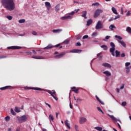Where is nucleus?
I'll return each instance as SVG.
<instances>
[{"instance_id":"1","label":"nucleus","mask_w":131,"mask_h":131,"mask_svg":"<svg viewBox=\"0 0 131 131\" xmlns=\"http://www.w3.org/2000/svg\"><path fill=\"white\" fill-rule=\"evenodd\" d=\"M2 3L4 8L9 11H13L15 9L14 0H2Z\"/></svg>"},{"instance_id":"2","label":"nucleus","mask_w":131,"mask_h":131,"mask_svg":"<svg viewBox=\"0 0 131 131\" xmlns=\"http://www.w3.org/2000/svg\"><path fill=\"white\" fill-rule=\"evenodd\" d=\"M17 120L18 123H21L24 122H26V120H27V117H26V116L24 115L21 117H17Z\"/></svg>"},{"instance_id":"3","label":"nucleus","mask_w":131,"mask_h":131,"mask_svg":"<svg viewBox=\"0 0 131 131\" xmlns=\"http://www.w3.org/2000/svg\"><path fill=\"white\" fill-rule=\"evenodd\" d=\"M110 45L112 47V48L110 49V51L112 53V55L113 56H115V54L114 51L115 50V45L113 42H111Z\"/></svg>"},{"instance_id":"4","label":"nucleus","mask_w":131,"mask_h":131,"mask_svg":"<svg viewBox=\"0 0 131 131\" xmlns=\"http://www.w3.org/2000/svg\"><path fill=\"white\" fill-rule=\"evenodd\" d=\"M103 28V24H102V23L100 21H99L95 27L96 30H98L101 29H102Z\"/></svg>"},{"instance_id":"5","label":"nucleus","mask_w":131,"mask_h":131,"mask_svg":"<svg viewBox=\"0 0 131 131\" xmlns=\"http://www.w3.org/2000/svg\"><path fill=\"white\" fill-rule=\"evenodd\" d=\"M47 92L49 93L54 98L55 100L57 101L58 98L55 96L56 92L55 91L52 90V91H51L48 90L47 91Z\"/></svg>"},{"instance_id":"6","label":"nucleus","mask_w":131,"mask_h":131,"mask_svg":"<svg viewBox=\"0 0 131 131\" xmlns=\"http://www.w3.org/2000/svg\"><path fill=\"white\" fill-rule=\"evenodd\" d=\"M102 12V10H101V9H97L95 12L94 17L95 18L97 17L100 15V14Z\"/></svg>"},{"instance_id":"7","label":"nucleus","mask_w":131,"mask_h":131,"mask_svg":"<svg viewBox=\"0 0 131 131\" xmlns=\"http://www.w3.org/2000/svg\"><path fill=\"white\" fill-rule=\"evenodd\" d=\"M66 54L65 52H62L61 54L59 55H56L54 56V57L56 59H59L60 58H62L63 56H64Z\"/></svg>"},{"instance_id":"8","label":"nucleus","mask_w":131,"mask_h":131,"mask_svg":"<svg viewBox=\"0 0 131 131\" xmlns=\"http://www.w3.org/2000/svg\"><path fill=\"white\" fill-rule=\"evenodd\" d=\"M112 119L115 122L117 121H119V122L121 123V121L120 120H118L116 119L114 116L110 115L109 114L107 115Z\"/></svg>"},{"instance_id":"9","label":"nucleus","mask_w":131,"mask_h":131,"mask_svg":"<svg viewBox=\"0 0 131 131\" xmlns=\"http://www.w3.org/2000/svg\"><path fill=\"white\" fill-rule=\"evenodd\" d=\"M82 52L81 50L74 49L70 51V53H80Z\"/></svg>"},{"instance_id":"10","label":"nucleus","mask_w":131,"mask_h":131,"mask_svg":"<svg viewBox=\"0 0 131 131\" xmlns=\"http://www.w3.org/2000/svg\"><path fill=\"white\" fill-rule=\"evenodd\" d=\"M9 50H17L21 49V47H16V46H12V47H9L7 48Z\"/></svg>"},{"instance_id":"11","label":"nucleus","mask_w":131,"mask_h":131,"mask_svg":"<svg viewBox=\"0 0 131 131\" xmlns=\"http://www.w3.org/2000/svg\"><path fill=\"white\" fill-rule=\"evenodd\" d=\"M86 121V119L84 117H81L80 118V120H79V123L80 124H83L84 123H85Z\"/></svg>"},{"instance_id":"12","label":"nucleus","mask_w":131,"mask_h":131,"mask_svg":"<svg viewBox=\"0 0 131 131\" xmlns=\"http://www.w3.org/2000/svg\"><path fill=\"white\" fill-rule=\"evenodd\" d=\"M45 6L48 11L50 10V9H51V3H50V2H45Z\"/></svg>"},{"instance_id":"13","label":"nucleus","mask_w":131,"mask_h":131,"mask_svg":"<svg viewBox=\"0 0 131 131\" xmlns=\"http://www.w3.org/2000/svg\"><path fill=\"white\" fill-rule=\"evenodd\" d=\"M11 88L12 86H6L4 87L0 88V90H2V91L6 90L8 89H11Z\"/></svg>"},{"instance_id":"14","label":"nucleus","mask_w":131,"mask_h":131,"mask_svg":"<svg viewBox=\"0 0 131 131\" xmlns=\"http://www.w3.org/2000/svg\"><path fill=\"white\" fill-rule=\"evenodd\" d=\"M53 48V45H49L47 47L44 48L43 49L44 50H50Z\"/></svg>"},{"instance_id":"15","label":"nucleus","mask_w":131,"mask_h":131,"mask_svg":"<svg viewBox=\"0 0 131 131\" xmlns=\"http://www.w3.org/2000/svg\"><path fill=\"white\" fill-rule=\"evenodd\" d=\"M82 14L81 15V16L84 17L85 19H86L87 18V17H86V15L87 14L86 11H82Z\"/></svg>"},{"instance_id":"16","label":"nucleus","mask_w":131,"mask_h":131,"mask_svg":"<svg viewBox=\"0 0 131 131\" xmlns=\"http://www.w3.org/2000/svg\"><path fill=\"white\" fill-rule=\"evenodd\" d=\"M102 66L104 67H107L108 68H111L112 67L111 66L107 63H103Z\"/></svg>"},{"instance_id":"17","label":"nucleus","mask_w":131,"mask_h":131,"mask_svg":"<svg viewBox=\"0 0 131 131\" xmlns=\"http://www.w3.org/2000/svg\"><path fill=\"white\" fill-rule=\"evenodd\" d=\"M32 58L34 59H43V57H41V56H33L32 57Z\"/></svg>"},{"instance_id":"18","label":"nucleus","mask_w":131,"mask_h":131,"mask_svg":"<svg viewBox=\"0 0 131 131\" xmlns=\"http://www.w3.org/2000/svg\"><path fill=\"white\" fill-rule=\"evenodd\" d=\"M118 42L124 48H126V46L123 41L118 40Z\"/></svg>"},{"instance_id":"19","label":"nucleus","mask_w":131,"mask_h":131,"mask_svg":"<svg viewBox=\"0 0 131 131\" xmlns=\"http://www.w3.org/2000/svg\"><path fill=\"white\" fill-rule=\"evenodd\" d=\"M72 17V16H64V17H62L61 18V19L62 20H66V19H69V18H71Z\"/></svg>"},{"instance_id":"20","label":"nucleus","mask_w":131,"mask_h":131,"mask_svg":"<svg viewBox=\"0 0 131 131\" xmlns=\"http://www.w3.org/2000/svg\"><path fill=\"white\" fill-rule=\"evenodd\" d=\"M61 31H62L61 29L53 30L52 31V32L54 33H58L60 32Z\"/></svg>"},{"instance_id":"21","label":"nucleus","mask_w":131,"mask_h":131,"mask_svg":"<svg viewBox=\"0 0 131 131\" xmlns=\"http://www.w3.org/2000/svg\"><path fill=\"white\" fill-rule=\"evenodd\" d=\"M28 90H30V89H33L34 90H37V91H41V89L38 88H27Z\"/></svg>"},{"instance_id":"22","label":"nucleus","mask_w":131,"mask_h":131,"mask_svg":"<svg viewBox=\"0 0 131 131\" xmlns=\"http://www.w3.org/2000/svg\"><path fill=\"white\" fill-rule=\"evenodd\" d=\"M112 10L114 14H116V15L118 14V12H117V11L116 8H115V7H112Z\"/></svg>"},{"instance_id":"23","label":"nucleus","mask_w":131,"mask_h":131,"mask_svg":"<svg viewBox=\"0 0 131 131\" xmlns=\"http://www.w3.org/2000/svg\"><path fill=\"white\" fill-rule=\"evenodd\" d=\"M60 6H59V4H57V5H56L55 6V11L56 12H58L60 10V8H59Z\"/></svg>"},{"instance_id":"24","label":"nucleus","mask_w":131,"mask_h":131,"mask_svg":"<svg viewBox=\"0 0 131 131\" xmlns=\"http://www.w3.org/2000/svg\"><path fill=\"white\" fill-rule=\"evenodd\" d=\"M49 120L50 122L53 121L54 120V117L52 115H49Z\"/></svg>"},{"instance_id":"25","label":"nucleus","mask_w":131,"mask_h":131,"mask_svg":"<svg viewBox=\"0 0 131 131\" xmlns=\"http://www.w3.org/2000/svg\"><path fill=\"white\" fill-rule=\"evenodd\" d=\"M64 124L69 129H70V124L68 123V120H66V121L64 122Z\"/></svg>"},{"instance_id":"26","label":"nucleus","mask_w":131,"mask_h":131,"mask_svg":"<svg viewBox=\"0 0 131 131\" xmlns=\"http://www.w3.org/2000/svg\"><path fill=\"white\" fill-rule=\"evenodd\" d=\"M103 74H105L107 76H110L111 74L107 71L103 72Z\"/></svg>"},{"instance_id":"27","label":"nucleus","mask_w":131,"mask_h":131,"mask_svg":"<svg viewBox=\"0 0 131 131\" xmlns=\"http://www.w3.org/2000/svg\"><path fill=\"white\" fill-rule=\"evenodd\" d=\"M93 23L92 19H90L87 21V26H89Z\"/></svg>"},{"instance_id":"28","label":"nucleus","mask_w":131,"mask_h":131,"mask_svg":"<svg viewBox=\"0 0 131 131\" xmlns=\"http://www.w3.org/2000/svg\"><path fill=\"white\" fill-rule=\"evenodd\" d=\"M115 53H116V57H120V52L118 51H115Z\"/></svg>"},{"instance_id":"29","label":"nucleus","mask_w":131,"mask_h":131,"mask_svg":"<svg viewBox=\"0 0 131 131\" xmlns=\"http://www.w3.org/2000/svg\"><path fill=\"white\" fill-rule=\"evenodd\" d=\"M95 129H97L98 131H102V128L99 126L95 127Z\"/></svg>"},{"instance_id":"30","label":"nucleus","mask_w":131,"mask_h":131,"mask_svg":"<svg viewBox=\"0 0 131 131\" xmlns=\"http://www.w3.org/2000/svg\"><path fill=\"white\" fill-rule=\"evenodd\" d=\"M15 112L19 113L20 111V108L15 107L14 109Z\"/></svg>"},{"instance_id":"31","label":"nucleus","mask_w":131,"mask_h":131,"mask_svg":"<svg viewBox=\"0 0 131 131\" xmlns=\"http://www.w3.org/2000/svg\"><path fill=\"white\" fill-rule=\"evenodd\" d=\"M126 31H127L128 33L131 34V28H130V27H128L127 28V29H126Z\"/></svg>"},{"instance_id":"32","label":"nucleus","mask_w":131,"mask_h":131,"mask_svg":"<svg viewBox=\"0 0 131 131\" xmlns=\"http://www.w3.org/2000/svg\"><path fill=\"white\" fill-rule=\"evenodd\" d=\"M92 6H96L98 7L99 6V3H98L97 2H96L95 3H93V4L92 5Z\"/></svg>"},{"instance_id":"33","label":"nucleus","mask_w":131,"mask_h":131,"mask_svg":"<svg viewBox=\"0 0 131 131\" xmlns=\"http://www.w3.org/2000/svg\"><path fill=\"white\" fill-rule=\"evenodd\" d=\"M10 111H11V113L13 115H14V116L16 115V113H15V112H14V110H13V108H11V110H10Z\"/></svg>"},{"instance_id":"34","label":"nucleus","mask_w":131,"mask_h":131,"mask_svg":"<svg viewBox=\"0 0 131 131\" xmlns=\"http://www.w3.org/2000/svg\"><path fill=\"white\" fill-rule=\"evenodd\" d=\"M101 54H102V53H100L97 54V57H98V58H99L100 59H101L102 58V56H101Z\"/></svg>"},{"instance_id":"35","label":"nucleus","mask_w":131,"mask_h":131,"mask_svg":"<svg viewBox=\"0 0 131 131\" xmlns=\"http://www.w3.org/2000/svg\"><path fill=\"white\" fill-rule=\"evenodd\" d=\"M109 28L111 30H114V28H116L115 26L114 25H111L109 27Z\"/></svg>"},{"instance_id":"36","label":"nucleus","mask_w":131,"mask_h":131,"mask_svg":"<svg viewBox=\"0 0 131 131\" xmlns=\"http://www.w3.org/2000/svg\"><path fill=\"white\" fill-rule=\"evenodd\" d=\"M11 117L9 116H7L6 117H5V120L7 121H9L10 120Z\"/></svg>"},{"instance_id":"37","label":"nucleus","mask_w":131,"mask_h":131,"mask_svg":"<svg viewBox=\"0 0 131 131\" xmlns=\"http://www.w3.org/2000/svg\"><path fill=\"white\" fill-rule=\"evenodd\" d=\"M102 48H103L104 50H106L107 49V47L105 45H103L101 47Z\"/></svg>"},{"instance_id":"38","label":"nucleus","mask_w":131,"mask_h":131,"mask_svg":"<svg viewBox=\"0 0 131 131\" xmlns=\"http://www.w3.org/2000/svg\"><path fill=\"white\" fill-rule=\"evenodd\" d=\"M97 35H98V34H97V32H94V33L92 34V36L93 37H94L97 36Z\"/></svg>"},{"instance_id":"39","label":"nucleus","mask_w":131,"mask_h":131,"mask_svg":"<svg viewBox=\"0 0 131 131\" xmlns=\"http://www.w3.org/2000/svg\"><path fill=\"white\" fill-rule=\"evenodd\" d=\"M79 89H76V90H73L72 91L75 92L76 94L78 93Z\"/></svg>"},{"instance_id":"40","label":"nucleus","mask_w":131,"mask_h":131,"mask_svg":"<svg viewBox=\"0 0 131 131\" xmlns=\"http://www.w3.org/2000/svg\"><path fill=\"white\" fill-rule=\"evenodd\" d=\"M19 23L22 24L25 23V19H20L18 21Z\"/></svg>"},{"instance_id":"41","label":"nucleus","mask_w":131,"mask_h":131,"mask_svg":"<svg viewBox=\"0 0 131 131\" xmlns=\"http://www.w3.org/2000/svg\"><path fill=\"white\" fill-rule=\"evenodd\" d=\"M7 18H8L9 20H11L13 19V17L11 16H7Z\"/></svg>"},{"instance_id":"42","label":"nucleus","mask_w":131,"mask_h":131,"mask_svg":"<svg viewBox=\"0 0 131 131\" xmlns=\"http://www.w3.org/2000/svg\"><path fill=\"white\" fill-rule=\"evenodd\" d=\"M115 37L116 38H118L119 40H122V38L121 36L116 35Z\"/></svg>"},{"instance_id":"43","label":"nucleus","mask_w":131,"mask_h":131,"mask_svg":"<svg viewBox=\"0 0 131 131\" xmlns=\"http://www.w3.org/2000/svg\"><path fill=\"white\" fill-rule=\"evenodd\" d=\"M97 110H98V111L102 113V114H104V113L103 112V111L101 110V108L99 107H97Z\"/></svg>"},{"instance_id":"44","label":"nucleus","mask_w":131,"mask_h":131,"mask_svg":"<svg viewBox=\"0 0 131 131\" xmlns=\"http://www.w3.org/2000/svg\"><path fill=\"white\" fill-rule=\"evenodd\" d=\"M126 73L128 74L130 72V69L128 67H126Z\"/></svg>"},{"instance_id":"45","label":"nucleus","mask_w":131,"mask_h":131,"mask_svg":"<svg viewBox=\"0 0 131 131\" xmlns=\"http://www.w3.org/2000/svg\"><path fill=\"white\" fill-rule=\"evenodd\" d=\"M32 34L33 35H37V33L34 31H32Z\"/></svg>"},{"instance_id":"46","label":"nucleus","mask_w":131,"mask_h":131,"mask_svg":"<svg viewBox=\"0 0 131 131\" xmlns=\"http://www.w3.org/2000/svg\"><path fill=\"white\" fill-rule=\"evenodd\" d=\"M97 100L100 102L102 104H103V103L102 102V101L99 99V98L97 97L96 96Z\"/></svg>"},{"instance_id":"47","label":"nucleus","mask_w":131,"mask_h":131,"mask_svg":"<svg viewBox=\"0 0 131 131\" xmlns=\"http://www.w3.org/2000/svg\"><path fill=\"white\" fill-rule=\"evenodd\" d=\"M130 64V62H126V63H125L126 68L128 67Z\"/></svg>"},{"instance_id":"48","label":"nucleus","mask_w":131,"mask_h":131,"mask_svg":"<svg viewBox=\"0 0 131 131\" xmlns=\"http://www.w3.org/2000/svg\"><path fill=\"white\" fill-rule=\"evenodd\" d=\"M120 17V16L119 15L116 16L115 18H114V20H116L117 19H118Z\"/></svg>"},{"instance_id":"49","label":"nucleus","mask_w":131,"mask_h":131,"mask_svg":"<svg viewBox=\"0 0 131 131\" xmlns=\"http://www.w3.org/2000/svg\"><path fill=\"white\" fill-rule=\"evenodd\" d=\"M89 38V36L88 35H85L83 37V39H88Z\"/></svg>"},{"instance_id":"50","label":"nucleus","mask_w":131,"mask_h":131,"mask_svg":"<svg viewBox=\"0 0 131 131\" xmlns=\"http://www.w3.org/2000/svg\"><path fill=\"white\" fill-rule=\"evenodd\" d=\"M75 13V11H72L71 12H70V13L69 14L70 15H73Z\"/></svg>"},{"instance_id":"51","label":"nucleus","mask_w":131,"mask_h":131,"mask_svg":"<svg viewBox=\"0 0 131 131\" xmlns=\"http://www.w3.org/2000/svg\"><path fill=\"white\" fill-rule=\"evenodd\" d=\"M7 57L6 56H0V59H3V58H6Z\"/></svg>"},{"instance_id":"52","label":"nucleus","mask_w":131,"mask_h":131,"mask_svg":"<svg viewBox=\"0 0 131 131\" xmlns=\"http://www.w3.org/2000/svg\"><path fill=\"white\" fill-rule=\"evenodd\" d=\"M26 53L27 55H32V52H26Z\"/></svg>"},{"instance_id":"53","label":"nucleus","mask_w":131,"mask_h":131,"mask_svg":"<svg viewBox=\"0 0 131 131\" xmlns=\"http://www.w3.org/2000/svg\"><path fill=\"white\" fill-rule=\"evenodd\" d=\"M126 105V102H123L122 103V106H125Z\"/></svg>"},{"instance_id":"54","label":"nucleus","mask_w":131,"mask_h":131,"mask_svg":"<svg viewBox=\"0 0 131 131\" xmlns=\"http://www.w3.org/2000/svg\"><path fill=\"white\" fill-rule=\"evenodd\" d=\"M76 46H81V43L80 42H78L76 45Z\"/></svg>"},{"instance_id":"55","label":"nucleus","mask_w":131,"mask_h":131,"mask_svg":"<svg viewBox=\"0 0 131 131\" xmlns=\"http://www.w3.org/2000/svg\"><path fill=\"white\" fill-rule=\"evenodd\" d=\"M69 42V40H66V41H64V43H66V44H68Z\"/></svg>"},{"instance_id":"56","label":"nucleus","mask_w":131,"mask_h":131,"mask_svg":"<svg viewBox=\"0 0 131 131\" xmlns=\"http://www.w3.org/2000/svg\"><path fill=\"white\" fill-rule=\"evenodd\" d=\"M75 128L76 131H79L78 129H77V128H78V126L77 125H75Z\"/></svg>"},{"instance_id":"57","label":"nucleus","mask_w":131,"mask_h":131,"mask_svg":"<svg viewBox=\"0 0 131 131\" xmlns=\"http://www.w3.org/2000/svg\"><path fill=\"white\" fill-rule=\"evenodd\" d=\"M124 84H122V85L120 87V89L122 90L123 89H124Z\"/></svg>"},{"instance_id":"58","label":"nucleus","mask_w":131,"mask_h":131,"mask_svg":"<svg viewBox=\"0 0 131 131\" xmlns=\"http://www.w3.org/2000/svg\"><path fill=\"white\" fill-rule=\"evenodd\" d=\"M45 104L48 105L50 108H52V106L49 103H45Z\"/></svg>"},{"instance_id":"59","label":"nucleus","mask_w":131,"mask_h":131,"mask_svg":"<svg viewBox=\"0 0 131 131\" xmlns=\"http://www.w3.org/2000/svg\"><path fill=\"white\" fill-rule=\"evenodd\" d=\"M121 56L122 57H124L125 56V54L124 53H122L121 54Z\"/></svg>"},{"instance_id":"60","label":"nucleus","mask_w":131,"mask_h":131,"mask_svg":"<svg viewBox=\"0 0 131 131\" xmlns=\"http://www.w3.org/2000/svg\"><path fill=\"white\" fill-rule=\"evenodd\" d=\"M32 52H33V53L34 55H36V52H35V50H32Z\"/></svg>"},{"instance_id":"61","label":"nucleus","mask_w":131,"mask_h":131,"mask_svg":"<svg viewBox=\"0 0 131 131\" xmlns=\"http://www.w3.org/2000/svg\"><path fill=\"white\" fill-rule=\"evenodd\" d=\"M130 14H131L130 11H128V12H127L126 15H127V16H129V15H130Z\"/></svg>"},{"instance_id":"62","label":"nucleus","mask_w":131,"mask_h":131,"mask_svg":"<svg viewBox=\"0 0 131 131\" xmlns=\"http://www.w3.org/2000/svg\"><path fill=\"white\" fill-rule=\"evenodd\" d=\"M110 38V36H106L105 37V39L107 40V39H108Z\"/></svg>"},{"instance_id":"63","label":"nucleus","mask_w":131,"mask_h":131,"mask_svg":"<svg viewBox=\"0 0 131 131\" xmlns=\"http://www.w3.org/2000/svg\"><path fill=\"white\" fill-rule=\"evenodd\" d=\"M15 131H20V127L16 128Z\"/></svg>"},{"instance_id":"64","label":"nucleus","mask_w":131,"mask_h":131,"mask_svg":"<svg viewBox=\"0 0 131 131\" xmlns=\"http://www.w3.org/2000/svg\"><path fill=\"white\" fill-rule=\"evenodd\" d=\"M59 113H56V118L57 119L58 118V116Z\"/></svg>"}]
</instances>
